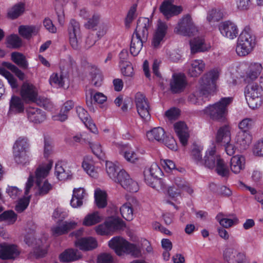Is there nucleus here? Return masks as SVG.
<instances>
[{"instance_id": "8", "label": "nucleus", "mask_w": 263, "mask_h": 263, "mask_svg": "<svg viewBox=\"0 0 263 263\" xmlns=\"http://www.w3.org/2000/svg\"><path fill=\"white\" fill-rule=\"evenodd\" d=\"M24 241L29 246L33 247V252L29 254L30 258H39L44 257L47 253V245H44L46 239H36L33 234H28L26 235Z\"/></svg>"}, {"instance_id": "36", "label": "nucleus", "mask_w": 263, "mask_h": 263, "mask_svg": "<svg viewBox=\"0 0 263 263\" xmlns=\"http://www.w3.org/2000/svg\"><path fill=\"white\" fill-rule=\"evenodd\" d=\"M81 254L77 250L72 249L66 250L61 253L59 258L61 261L64 262H69L74 261L80 258Z\"/></svg>"}, {"instance_id": "50", "label": "nucleus", "mask_w": 263, "mask_h": 263, "mask_svg": "<svg viewBox=\"0 0 263 263\" xmlns=\"http://www.w3.org/2000/svg\"><path fill=\"white\" fill-rule=\"evenodd\" d=\"M16 218V215L11 210L5 211L0 215V221H5L9 224L13 223Z\"/></svg>"}, {"instance_id": "7", "label": "nucleus", "mask_w": 263, "mask_h": 263, "mask_svg": "<svg viewBox=\"0 0 263 263\" xmlns=\"http://www.w3.org/2000/svg\"><path fill=\"white\" fill-rule=\"evenodd\" d=\"M263 88L257 84L253 83L246 86L245 95L249 106L252 109L260 107L262 103Z\"/></svg>"}, {"instance_id": "59", "label": "nucleus", "mask_w": 263, "mask_h": 263, "mask_svg": "<svg viewBox=\"0 0 263 263\" xmlns=\"http://www.w3.org/2000/svg\"><path fill=\"white\" fill-rule=\"evenodd\" d=\"M108 221H105L103 224L99 225L96 228V232L101 235H107L111 231L110 228V226L108 223Z\"/></svg>"}, {"instance_id": "14", "label": "nucleus", "mask_w": 263, "mask_h": 263, "mask_svg": "<svg viewBox=\"0 0 263 263\" xmlns=\"http://www.w3.org/2000/svg\"><path fill=\"white\" fill-rule=\"evenodd\" d=\"M28 120L34 124H40L46 119L45 112L37 107L29 106L26 109Z\"/></svg>"}, {"instance_id": "56", "label": "nucleus", "mask_w": 263, "mask_h": 263, "mask_svg": "<svg viewBox=\"0 0 263 263\" xmlns=\"http://www.w3.org/2000/svg\"><path fill=\"white\" fill-rule=\"evenodd\" d=\"M120 66L121 72L124 76L133 77L134 76V68L130 62H127L126 64L121 65Z\"/></svg>"}, {"instance_id": "19", "label": "nucleus", "mask_w": 263, "mask_h": 263, "mask_svg": "<svg viewBox=\"0 0 263 263\" xmlns=\"http://www.w3.org/2000/svg\"><path fill=\"white\" fill-rule=\"evenodd\" d=\"M167 29V26L166 24L159 20L157 28L152 42V45L154 48L160 47L161 43L166 34Z\"/></svg>"}, {"instance_id": "55", "label": "nucleus", "mask_w": 263, "mask_h": 263, "mask_svg": "<svg viewBox=\"0 0 263 263\" xmlns=\"http://www.w3.org/2000/svg\"><path fill=\"white\" fill-rule=\"evenodd\" d=\"M111 231H114L123 229L125 227V223L119 218H115L108 220Z\"/></svg>"}, {"instance_id": "44", "label": "nucleus", "mask_w": 263, "mask_h": 263, "mask_svg": "<svg viewBox=\"0 0 263 263\" xmlns=\"http://www.w3.org/2000/svg\"><path fill=\"white\" fill-rule=\"evenodd\" d=\"M12 60L19 67L23 69H27L28 66V62L25 57L22 53L14 52L11 53Z\"/></svg>"}, {"instance_id": "51", "label": "nucleus", "mask_w": 263, "mask_h": 263, "mask_svg": "<svg viewBox=\"0 0 263 263\" xmlns=\"http://www.w3.org/2000/svg\"><path fill=\"white\" fill-rule=\"evenodd\" d=\"M7 46L10 48H17L22 46V41L16 34H11L7 37Z\"/></svg>"}, {"instance_id": "64", "label": "nucleus", "mask_w": 263, "mask_h": 263, "mask_svg": "<svg viewBox=\"0 0 263 263\" xmlns=\"http://www.w3.org/2000/svg\"><path fill=\"white\" fill-rule=\"evenodd\" d=\"M253 153L256 156L263 157V139L258 140L254 144Z\"/></svg>"}, {"instance_id": "60", "label": "nucleus", "mask_w": 263, "mask_h": 263, "mask_svg": "<svg viewBox=\"0 0 263 263\" xmlns=\"http://www.w3.org/2000/svg\"><path fill=\"white\" fill-rule=\"evenodd\" d=\"M253 125V121L250 118H246L243 119L239 124V128L241 130V132H248Z\"/></svg>"}, {"instance_id": "24", "label": "nucleus", "mask_w": 263, "mask_h": 263, "mask_svg": "<svg viewBox=\"0 0 263 263\" xmlns=\"http://www.w3.org/2000/svg\"><path fill=\"white\" fill-rule=\"evenodd\" d=\"M218 158H220V157L216 153L215 147L213 146L207 150L200 165H204L209 168H213L215 167Z\"/></svg>"}, {"instance_id": "61", "label": "nucleus", "mask_w": 263, "mask_h": 263, "mask_svg": "<svg viewBox=\"0 0 263 263\" xmlns=\"http://www.w3.org/2000/svg\"><path fill=\"white\" fill-rule=\"evenodd\" d=\"M164 134L163 129L160 127L154 128L151 131L153 138L158 141H161L163 139Z\"/></svg>"}, {"instance_id": "15", "label": "nucleus", "mask_w": 263, "mask_h": 263, "mask_svg": "<svg viewBox=\"0 0 263 263\" xmlns=\"http://www.w3.org/2000/svg\"><path fill=\"white\" fill-rule=\"evenodd\" d=\"M20 253L18 248L14 245L0 244V258L2 259H14Z\"/></svg>"}, {"instance_id": "45", "label": "nucleus", "mask_w": 263, "mask_h": 263, "mask_svg": "<svg viewBox=\"0 0 263 263\" xmlns=\"http://www.w3.org/2000/svg\"><path fill=\"white\" fill-rule=\"evenodd\" d=\"M66 76H64L62 72L60 73H53L50 77L49 83L50 85L54 87H63L64 84V80Z\"/></svg>"}, {"instance_id": "21", "label": "nucleus", "mask_w": 263, "mask_h": 263, "mask_svg": "<svg viewBox=\"0 0 263 263\" xmlns=\"http://www.w3.org/2000/svg\"><path fill=\"white\" fill-rule=\"evenodd\" d=\"M21 95L22 99L26 101L35 102L37 99V92L32 84L25 83L22 86Z\"/></svg>"}, {"instance_id": "28", "label": "nucleus", "mask_w": 263, "mask_h": 263, "mask_svg": "<svg viewBox=\"0 0 263 263\" xmlns=\"http://www.w3.org/2000/svg\"><path fill=\"white\" fill-rule=\"evenodd\" d=\"M160 10L167 18L177 15L182 11L181 7L174 5L170 1L164 2L160 7Z\"/></svg>"}, {"instance_id": "23", "label": "nucleus", "mask_w": 263, "mask_h": 263, "mask_svg": "<svg viewBox=\"0 0 263 263\" xmlns=\"http://www.w3.org/2000/svg\"><path fill=\"white\" fill-rule=\"evenodd\" d=\"M192 53L204 52L211 48V45L205 42L202 37H197L191 40L190 42Z\"/></svg>"}, {"instance_id": "3", "label": "nucleus", "mask_w": 263, "mask_h": 263, "mask_svg": "<svg viewBox=\"0 0 263 263\" xmlns=\"http://www.w3.org/2000/svg\"><path fill=\"white\" fill-rule=\"evenodd\" d=\"M51 160L40 165L35 171L36 184L37 192L36 195L44 196L48 194L52 189V185L45 179L52 166Z\"/></svg>"}, {"instance_id": "13", "label": "nucleus", "mask_w": 263, "mask_h": 263, "mask_svg": "<svg viewBox=\"0 0 263 263\" xmlns=\"http://www.w3.org/2000/svg\"><path fill=\"white\" fill-rule=\"evenodd\" d=\"M25 110V103L21 97L13 95L9 102V116L16 115L23 113Z\"/></svg>"}, {"instance_id": "40", "label": "nucleus", "mask_w": 263, "mask_h": 263, "mask_svg": "<svg viewBox=\"0 0 263 263\" xmlns=\"http://www.w3.org/2000/svg\"><path fill=\"white\" fill-rule=\"evenodd\" d=\"M134 210V207L130 203H126L120 208L122 216L127 221H131L133 219Z\"/></svg>"}, {"instance_id": "38", "label": "nucleus", "mask_w": 263, "mask_h": 263, "mask_svg": "<svg viewBox=\"0 0 263 263\" xmlns=\"http://www.w3.org/2000/svg\"><path fill=\"white\" fill-rule=\"evenodd\" d=\"M235 141L241 149H246L251 143L252 136L249 132H239L236 137Z\"/></svg>"}, {"instance_id": "17", "label": "nucleus", "mask_w": 263, "mask_h": 263, "mask_svg": "<svg viewBox=\"0 0 263 263\" xmlns=\"http://www.w3.org/2000/svg\"><path fill=\"white\" fill-rule=\"evenodd\" d=\"M219 29L221 34L230 39L235 38L238 34L237 25L231 21H226L221 23Z\"/></svg>"}, {"instance_id": "26", "label": "nucleus", "mask_w": 263, "mask_h": 263, "mask_svg": "<svg viewBox=\"0 0 263 263\" xmlns=\"http://www.w3.org/2000/svg\"><path fill=\"white\" fill-rule=\"evenodd\" d=\"M174 126L181 144L183 146L186 145L190 135L185 123L183 122H178L176 123Z\"/></svg>"}, {"instance_id": "42", "label": "nucleus", "mask_w": 263, "mask_h": 263, "mask_svg": "<svg viewBox=\"0 0 263 263\" xmlns=\"http://www.w3.org/2000/svg\"><path fill=\"white\" fill-rule=\"evenodd\" d=\"M95 201L97 206L103 208L107 205V194L100 189H96L95 192Z\"/></svg>"}, {"instance_id": "2", "label": "nucleus", "mask_w": 263, "mask_h": 263, "mask_svg": "<svg viewBox=\"0 0 263 263\" xmlns=\"http://www.w3.org/2000/svg\"><path fill=\"white\" fill-rule=\"evenodd\" d=\"M148 39V18L140 17L138 20L136 32L133 35L130 51L133 56L137 55Z\"/></svg>"}, {"instance_id": "11", "label": "nucleus", "mask_w": 263, "mask_h": 263, "mask_svg": "<svg viewBox=\"0 0 263 263\" xmlns=\"http://www.w3.org/2000/svg\"><path fill=\"white\" fill-rule=\"evenodd\" d=\"M175 31L184 36H192L195 34L197 29L194 25L191 17L186 15L179 22Z\"/></svg>"}, {"instance_id": "5", "label": "nucleus", "mask_w": 263, "mask_h": 263, "mask_svg": "<svg viewBox=\"0 0 263 263\" xmlns=\"http://www.w3.org/2000/svg\"><path fill=\"white\" fill-rule=\"evenodd\" d=\"M110 248L114 250L119 256L124 253L138 257L141 254L140 249L136 245L130 243L120 237H115L108 242Z\"/></svg>"}, {"instance_id": "48", "label": "nucleus", "mask_w": 263, "mask_h": 263, "mask_svg": "<svg viewBox=\"0 0 263 263\" xmlns=\"http://www.w3.org/2000/svg\"><path fill=\"white\" fill-rule=\"evenodd\" d=\"M223 16V12L219 9H212L207 15L206 20L210 22H216L220 21Z\"/></svg>"}, {"instance_id": "43", "label": "nucleus", "mask_w": 263, "mask_h": 263, "mask_svg": "<svg viewBox=\"0 0 263 263\" xmlns=\"http://www.w3.org/2000/svg\"><path fill=\"white\" fill-rule=\"evenodd\" d=\"M54 174L58 180L65 181L70 177L71 172L69 170H65L60 164L57 163L55 166Z\"/></svg>"}, {"instance_id": "39", "label": "nucleus", "mask_w": 263, "mask_h": 263, "mask_svg": "<svg viewBox=\"0 0 263 263\" xmlns=\"http://www.w3.org/2000/svg\"><path fill=\"white\" fill-rule=\"evenodd\" d=\"M39 31V28L35 26H20L18 28L20 34L25 39H29L35 35Z\"/></svg>"}, {"instance_id": "37", "label": "nucleus", "mask_w": 263, "mask_h": 263, "mask_svg": "<svg viewBox=\"0 0 263 263\" xmlns=\"http://www.w3.org/2000/svg\"><path fill=\"white\" fill-rule=\"evenodd\" d=\"M106 171L109 177L116 182H118L120 180L119 177L120 174L123 171H125L121 170L116 164L110 161H106Z\"/></svg>"}, {"instance_id": "30", "label": "nucleus", "mask_w": 263, "mask_h": 263, "mask_svg": "<svg viewBox=\"0 0 263 263\" xmlns=\"http://www.w3.org/2000/svg\"><path fill=\"white\" fill-rule=\"evenodd\" d=\"M245 163L246 159L243 156H234L231 159L230 169L233 173L238 174L245 168Z\"/></svg>"}, {"instance_id": "58", "label": "nucleus", "mask_w": 263, "mask_h": 263, "mask_svg": "<svg viewBox=\"0 0 263 263\" xmlns=\"http://www.w3.org/2000/svg\"><path fill=\"white\" fill-rule=\"evenodd\" d=\"M89 144L93 153L99 158L103 159L105 154L100 144L98 143H90Z\"/></svg>"}, {"instance_id": "16", "label": "nucleus", "mask_w": 263, "mask_h": 263, "mask_svg": "<svg viewBox=\"0 0 263 263\" xmlns=\"http://www.w3.org/2000/svg\"><path fill=\"white\" fill-rule=\"evenodd\" d=\"M135 103L137 112L141 118L146 120L148 116V102L145 96L140 92L135 95Z\"/></svg>"}, {"instance_id": "18", "label": "nucleus", "mask_w": 263, "mask_h": 263, "mask_svg": "<svg viewBox=\"0 0 263 263\" xmlns=\"http://www.w3.org/2000/svg\"><path fill=\"white\" fill-rule=\"evenodd\" d=\"M120 180L118 183L126 190L132 193L137 192L139 190V186L136 181H134L126 173L122 172L119 176Z\"/></svg>"}, {"instance_id": "27", "label": "nucleus", "mask_w": 263, "mask_h": 263, "mask_svg": "<svg viewBox=\"0 0 263 263\" xmlns=\"http://www.w3.org/2000/svg\"><path fill=\"white\" fill-rule=\"evenodd\" d=\"M261 70L262 66L260 64L258 63H251L249 66L242 77L246 82L249 83L257 78Z\"/></svg>"}, {"instance_id": "20", "label": "nucleus", "mask_w": 263, "mask_h": 263, "mask_svg": "<svg viewBox=\"0 0 263 263\" xmlns=\"http://www.w3.org/2000/svg\"><path fill=\"white\" fill-rule=\"evenodd\" d=\"M216 220L224 228H229L238 223V219L234 214L219 213L216 216Z\"/></svg>"}, {"instance_id": "46", "label": "nucleus", "mask_w": 263, "mask_h": 263, "mask_svg": "<svg viewBox=\"0 0 263 263\" xmlns=\"http://www.w3.org/2000/svg\"><path fill=\"white\" fill-rule=\"evenodd\" d=\"M102 218L98 212H95L87 215L84 218L83 224L86 226H90L100 222Z\"/></svg>"}, {"instance_id": "6", "label": "nucleus", "mask_w": 263, "mask_h": 263, "mask_svg": "<svg viewBox=\"0 0 263 263\" xmlns=\"http://www.w3.org/2000/svg\"><path fill=\"white\" fill-rule=\"evenodd\" d=\"M231 97L223 98L213 105H210L205 108L203 111L214 120H223L227 112V107L232 102Z\"/></svg>"}, {"instance_id": "63", "label": "nucleus", "mask_w": 263, "mask_h": 263, "mask_svg": "<svg viewBox=\"0 0 263 263\" xmlns=\"http://www.w3.org/2000/svg\"><path fill=\"white\" fill-rule=\"evenodd\" d=\"M164 144L170 149L176 151L177 149V145L176 141L172 136H168L161 140Z\"/></svg>"}, {"instance_id": "57", "label": "nucleus", "mask_w": 263, "mask_h": 263, "mask_svg": "<svg viewBox=\"0 0 263 263\" xmlns=\"http://www.w3.org/2000/svg\"><path fill=\"white\" fill-rule=\"evenodd\" d=\"M137 4H134L130 8L126 17L125 18V25L126 27H128L130 26V23L133 22V21L136 17V10H137Z\"/></svg>"}, {"instance_id": "52", "label": "nucleus", "mask_w": 263, "mask_h": 263, "mask_svg": "<svg viewBox=\"0 0 263 263\" xmlns=\"http://www.w3.org/2000/svg\"><path fill=\"white\" fill-rule=\"evenodd\" d=\"M91 82L96 87H99L101 85L103 78L99 70L93 69L90 72Z\"/></svg>"}, {"instance_id": "35", "label": "nucleus", "mask_w": 263, "mask_h": 263, "mask_svg": "<svg viewBox=\"0 0 263 263\" xmlns=\"http://www.w3.org/2000/svg\"><path fill=\"white\" fill-rule=\"evenodd\" d=\"M74 106V103L71 100L66 102L62 107L60 112L58 115L52 116V119L54 121H59L64 122L68 118V114L69 111Z\"/></svg>"}, {"instance_id": "25", "label": "nucleus", "mask_w": 263, "mask_h": 263, "mask_svg": "<svg viewBox=\"0 0 263 263\" xmlns=\"http://www.w3.org/2000/svg\"><path fill=\"white\" fill-rule=\"evenodd\" d=\"M77 223L74 221H66L52 228V234L58 236L67 233L69 231L74 229Z\"/></svg>"}, {"instance_id": "4", "label": "nucleus", "mask_w": 263, "mask_h": 263, "mask_svg": "<svg viewBox=\"0 0 263 263\" xmlns=\"http://www.w3.org/2000/svg\"><path fill=\"white\" fill-rule=\"evenodd\" d=\"M255 45V36L249 27L246 26L238 39L236 51L239 56H245L251 52Z\"/></svg>"}, {"instance_id": "53", "label": "nucleus", "mask_w": 263, "mask_h": 263, "mask_svg": "<svg viewBox=\"0 0 263 263\" xmlns=\"http://www.w3.org/2000/svg\"><path fill=\"white\" fill-rule=\"evenodd\" d=\"M0 74L4 76L8 81L12 88H15L17 87V83L16 79L13 76L3 67L0 68Z\"/></svg>"}, {"instance_id": "54", "label": "nucleus", "mask_w": 263, "mask_h": 263, "mask_svg": "<svg viewBox=\"0 0 263 263\" xmlns=\"http://www.w3.org/2000/svg\"><path fill=\"white\" fill-rule=\"evenodd\" d=\"M82 165L84 171L90 177L96 178L98 176L97 169L90 162L87 160H84Z\"/></svg>"}, {"instance_id": "9", "label": "nucleus", "mask_w": 263, "mask_h": 263, "mask_svg": "<svg viewBox=\"0 0 263 263\" xmlns=\"http://www.w3.org/2000/svg\"><path fill=\"white\" fill-rule=\"evenodd\" d=\"M28 147L29 143L27 138L20 137L15 141L13 147V153L16 163L25 165L28 162V156L26 154Z\"/></svg>"}, {"instance_id": "10", "label": "nucleus", "mask_w": 263, "mask_h": 263, "mask_svg": "<svg viewBox=\"0 0 263 263\" xmlns=\"http://www.w3.org/2000/svg\"><path fill=\"white\" fill-rule=\"evenodd\" d=\"M68 31L69 41L71 46L74 49H79L81 39V30L79 22L74 19L71 20L69 24Z\"/></svg>"}, {"instance_id": "33", "label": "nucleus", "mask_w": 263, "mask_h": 263, "mask_svg": "<svg viewBox=\"0 0 263 263\" xmlns=\"http://www.w3.org/2000/svg\"><path fill=\"white\" fill-rule=\"evenodd\" d=\"M205 68V63L201 60L192 61L188 66V73L191 77L199 76Z\"/></svg>"}, {"instance_id": "31", "label": "nucleus", "mask_w": 263, "mask_h": 263, "mask_svg": "<svg viewBox=\"0 0 263 263\" xmlns=\"http://www.w3.org/2000/svg\"><path fill=\"white\" fill-rule=\"evenodd\" d=\"M231 139L230 127L228 125L220 127L217 133L216 137V143L222 145L225 143L230 142Z\"/></svg>"}, {"instance_id": "22", "label": "nucleus", "mask_w": 263, "mask_h": 263, "mask_svg": "<svg viewBox=\"0 0 263 263\" xmlns=\"http://www.w3.org/2000/svg\"><path fill=\"white\" fill-rule=\"evenodd\" d=\"M76 111L80 120L92 133H97V128L87 111L81 106L76 107Z\"/></svg>"}, {"instance_id": "1", "label": "nucleus", "mask_w": 263, "mask_h": 263, "mask_svg": "<svg viewBox=\"0 0 263 263\" xmlns=\"http://www.w3.org/2000/svg\"><path fill=\"white\" fill-rule=\"evenodd\" d=\"M218 77L219 72L215 69L204 74L199 80L198 87L189 96V101L194 104L201 105L207 101L211 90L215 88Z\"/></svg>"}, {"instance_id": "34", "label": "nucleus", "mask_w": 263, "mask_h": 263, "mask_svg": "<svg viewBox=\"0 0 263 263\" xmlns=\"http://www.w3.org/2000/svg\"><path fill=\"white\" fill-rule=\"evenodd\" d=\"M86 195L87 194L84 188L74 189L70 201L71 205L75 208L81 206L83 204V200Z\"/></svg>"}, {"instance_id": "62", "label": "nucleus", "mask_w": 263, "mask_h": 263, "mask_svg": "<svg viewBox=\"0 0 263 263\" xmlns=\"http://www.w3.org/2000/svg\"><path fill=\"white\" fill-rule=\"evenodd\" d=\"M30 197V196H29L20 199L15 206V210L18 212L24 211L29 205Z\"/></svg>"}, {"instance_id": "41", "label": "nucleus", "mask_w": 263, "mask_h": 263, "mask_svg": "<svg viewBox=\"0 0 263 263\" xmlns=\"http://www.w3.org/2000/svg\"><path fill=\"white\" fill-rule=\"evenodd\" d=\"M215 171L218 175L222 177H228L230 175L229 169L224 160L220 158H218L217 163L215 167Z\"/></svg>"}, {"instance_id": "47", "label": "nucleus", "mask_w": 263, "mask_h": 263, "mask_svg": "<svg viewBox=\"0 0 263 263\" xmlns=\"http://www.w3.org/2000/svg\"><path fill=\"white\" fill-rule=\"evenodd\" d=\"M25 6L23 3H18L12 7L8 12V16L14 19L21 15L24 11Z\"/></svg>"}, {"instance_id": "12", "label": "nucleus", "mask_w": 263, "mask_h": 263, "mask_svg": "<svg viewBox=\"0 0 263 263\" xmlns=\"http://www.w3.org/2000/svg\"><path fill=\"white\" fill-rule=\"evenodd\" d=\"M186 77L183 74L175 73L170 82L171 91L175 93L183 91L187 85Z\"/></svg>"}, {"instance_id": "29", "label": "nucleus", "mask_w": 263, "mask_h": 263, "mask_svg": "<svg viewBox=\"0 0 263 263\" xmlns=\"http://www.w3.org/2000/svg\"><path fill=\"white\" fill-rule=\"evenodd\" d=\"M76 246L80 250L89 251L96 248L97 246L96 240L91 237L78 238L75 241Z\"/></svg>"}, {"instance_id": "32", "label": "nucleus", "mask_w": 263, "mask_h": 263, "mask_svg": "<svg viewBox=\"0 0 263 263\" xmlns=\"http://www.w3.org/2000/svg\"><path fill=\"white\" fill-rule=\"evenodd\" d=\"M116 146L118 148L119 153L124 156L127 161L135 163L138 160L137 154L128 145L117 143Z\"/></svg>"}, {"instance_id": "49", "label": "nucleus", "mask_w": 263, "mask_h": 263, "mask_svg": "<svg viewBox=\"0 0 263 263\" xmlns=\"http://www.w3.org/2000/svg\"><path fill=\"white\" fill-rule=\"evenodd\" d=\"M202 148L197 145H194L191 151V157L192 159L198 165H200L202 163V158L201 152Z\"/></svg>"}]
</instances>
